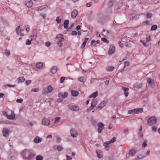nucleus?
<instances>
[{
  "label": "nucleus",
  "mask_w": 160,
  "mask_h": 160,
  "mask_svg": "<svg viewBox=\"0 0 160 160\" xmlns=\"http://www.w3.org/2000/svg\"><path fill=\"white\" fill-rule=\"evenodd\" d=\"M41 141V139L38 137H36L33 140V142L36 143H38Z\"/></svg>",
  "instance_id": "obj_19"
},
{
  "label": "nucleus",
  "mask_w": 160,
  "mask_h": 160,
  "mask_svg": "<svg viewBox=\"0 0 160 160\" xmlns=\"http://www.w3.org/2000/svg\"><path fill=\"white\" fill-rule=\"evenodd\" d=\"M45 45L48 47H49L51 45V43L49 42H47L45 43Z\"/></svg>",
  "instance_id": "obj_56"
},
{
  "label": "nucleus",
  "mask_w": 160,
  "mask_h": 160,
  "mask_svg": "<svg viewBox=\"0 0 160 160\" xmlns=\"http://www.w3.org/2000/svg\"><path fill=\"white\" fill-rule=\"evenodd\" d=\"M97 104V102L96 100L93 99L92 100L91 106H92L93 108H95Z\"/></svg>",
  "instance_id": "obj_28"
},
{
  "label": "nucleus",
  "mask_w": 160,
  "mask_h": 160,
  "mask_svg": "<svg viewBox=\"0 0 160 160\" xmlns=\"http://www.w3.org/2000/svg\"><path fill=\"white\" fill-rule=\"evenodd\" d=\"M78 13V12L77 10H74L71 13V18L73 19H75L77 16Z\"/></svg>",
  "instance_id": "obj_9"
},
{
  "label": "nucleus",
  "mask_w": 160,
  "mask_h": 160,
  "mask_svg": "<svg viewBox=\"0 0 160 160\" xmlns=\"http://www.w3.org/2000/svg\"><path fill=\"white\" fill-rule=\"evenodd\" d=\"M101 40L105 42H108V41L107 40V39L105 38H101Z\"/></svg>",
  "instance_id": "obj_49"
},
{
  "label": "nucleus",
  "mask_w": 160,
  "mask_h": 160,
  "mask_svg": "<svg viewBox=\"0 0 160 160\" xmlns=\"http://www.w3.org/2000/svg\"><path fill=\"white\" fill-rule=\"evenodd\" d=\"M62 41L59 40L57 43V44L60 47H62L63 46V44L62 42Z\"/></svg>",
  "instance_id": "obj_44"
},
{
  "label": "nucleus",
  "mask_w": 160,
  "mask_h": 160,
  "mask_svg": "<svg viewBox=\"0 0 160 160\" xmlns=\"http://www.w3.org/2000/svg\"><path fill=\"white\" fill-rule=\"evenodd\" d=\"M137 113V108L131 110V113Z\"/></svg>",
  "instance_id": "obj_47"
},
{
  "label": "nucleus",
  "mask_w": 160,
  "mask_h": 160,
  "mask_svg": "<svg viewBox=\"0 0 160 160\" xmlns=\"http://www.w3.org/2000/svg\"><path fill=\"white\" fill-rule=\"evenodd\" d=\"M147 140H145L143 143L142 144V147H145L147 146Z\"/></svg>",
  "instance_id": "obj_45"
},
{
  "label": "nucleus",
  "mask_w": 160,
  "mask_h": 160,
  "mask_svg": "<svg viewBox=\"0 0 160 160\" xmlns=\"http://www.w3.org/2000/svg\"><path fill=\"white\" fill-rule=\"evenodd\" d=\"M78 81H79L80 82H84V81H85V80L84 78V77H81L80 78H79L78 79Z\"/></svg>",
  "instance_id": "obj_35"
},
{
  "label": "nucleus",
  "mask_w": 160,
  "mask_h": 160,
  "mask_svg": "<svg viewBox=\"0 0 160 160\" xmlns=\"http://www.w3.org/2000/svg\"><path fill=\"white\" fill-rule=\"evenodd\" d=\"M6 116L7 118L10 120H13L15 117V115L14 112L12 111L11 112V114L10 115L7 114Z\"/></svg>",
  "instance_id": "obj_7"
},
{
  "label": "nucleus",
  "mask_w": 160,
  "mask_h": 160,
  "mask_svg": "<svg viewBox=\"0 0 160 160\" xmlns=\"http://www.w3.org/2000/svg\"><path fill=\"white\" fill-rule=\"evenodd\" d=\"M98 128H99L101 130H103L104 128V125L101 122H99L98 124Z\"/></svg>",
  "instance_id": "obj_24"
},
{
  "label": "nucleus",
  "mask_w": 160,
  "mask_h": 160,
  "mask_svg": "<svg viewBox=\"0 0 160 160\" xmlns=\"http://www.w3.org/2000/svg\"><path fill=\"white\" fill-rule=\"evenodd\" d=\"M115 49V46L114 45H110L109 50L108 51V54L109 55H111L114 53Z\"/></svg>",
  "instance_id": "obj_4"
},
{
  "label": "nucleus",
  "mask_w": 160,
  "mask_h": 160,
  "mask_svg": "<svg viewBox=\"0 0 160 160\" xmlns=\"http://www.w3.org/2000/svg\"><path fill=\"white\" fill-rule=\"evenodd\" d=\"M139 15H136L135 13H132V15H131V20L133 19H138L139 18Z\"/></svg>",
  "instance_id": "obj_20"
},
{
  "label": "nucleus",
  "mask_w": 160,
  "mask_h": 160,
  "mask_svg": "<svg viewBox=\"0 0 160 160\" xmlns=\"http://www.w3.org/2000/svg\"><path fill=\"white\" fill-rule=\"evenodd\" d=\"M39 91V89L38 88H32L31 89V91L32 92H38Z\"/></svg>",
  "instance_id": "obj_50"
},
{
  "label": "nucleus",
  "mask_w": 160,
  "mask_h": 160,
  "mask_svg": "<svg viewBox=\"0 0 160 160\" xmlns=\"http://www.w3.org/2000/svg\"><path fill=\"white\" fill-rule=\"evenodd\" d=\"M63 149L61 145H59L57 147V149L58 151L62 150Z\"/></svg>",
  "instance_id": "obj_38"
},
{
  "label": "nucleus",
  "mask_w": 160,
  "mask_h": 160,
  "mask_svg": "<svg viewBox=\"0 0 160 160\" xmlns=\"http://www.w3.org/2000/svg\"><path fill=\"white\" fill-rule=\"evenodd\" d=\"M9 131L6 128H4L2 131V133L4 137H7L9 135Z\"/></svg>",
  "instance_id": "obj_5"
},
{
  "label": "nucleus",
  "mask_w": 160,
  "mask_h": 160,
  "mask_svg": "<svg viewBox=\"0 0 160 160\" xmlns=\"http://www.w3.org/2000/svg\"><path fill=\"white\" fill-rule=\"evenodd\" d=\"M23 159L24 160H32L34 159L36 154L32 149H26L21 153Z\"/></svg>",
  "instance_id": "obj_1"
},
{
  "label": "nucleus",
  "mask_w": 160,
  "mask_h": 160,
  "mask_svg": "<svg viewBox=\"0 0 160 160\" xmlns=\"http://www.w3.org/2000/svg\"><path fill=\"white\" fill-rule=\"evenodd\" d=\"M32 41V39L31 40H30L29 39H27L26 41V45H30L31 43V41Z\"/></svg>",
  "instance_id": "obj_42"
},
{
  "label": "nucleus",
  "mask_w": 160,
  "mask_h": 160,
  "mask_svg": "<svg viewBox=\"0 0 160 160\" xmlns=\"http://www.w3.org/2000/svg\"><path fill=\"white\" fill-rule=\"evenodd\" d=\"M94 108H93L92 106L91 105V106L88 108L87 110V112H89L92 110Z\"/></svg>",
  "instance_id": "obj_39"
},
{
  "label": "nucleus",
  "mask_w": 160,
  "mask_h": 160,
  "mask_svg": "<svg viewBox=\"0 0 160 160\" xmlns=\"http://www.w3.org/2000/svg\"><path fill=\"white\" fill-rule=\"evenodd\" d=\"M136 152V149H132L131 150V155L132 156L134 155Z\"/></svg>",
  "instance_id": "obj_31"
},
{
  "label": "nucleus",
  "mask_w": 160,
  "mask_h": 160,
  "mask_svg": "<svg viewBox=\"0 0 160 160\" xmlns=\"http://www.w3.org/2000/svg\"><path fill=\"white\" fill-rule=\"evenodd\" d=\"M134 87L138 89H139L142 88V84L141 83H136L134 85Z\"/></svg>",
  "instance_id": "obj_30"
},
{
  "label": "nucleus",
  "mask_w": 160,
  "mask_h": 160,
  "mask_svg": "<svg viewBox=\"0 0 160 160\" xmlns=\"http://www.w3.org/2000/svg\"><path fill=\"white\" fill-rule=\"evenodd\" d=\"M157 129V128L155 127H153L152 128V131L156 132Z\"/></svg>",
  "instance_id": "obj_64"
},
{
  "label": "nucleus",
  "mask_w": 160,
  "mask_h": 160,
  "mask_svg": "<svg viewBox=\"0 0 160 160\" xmlns=\"http://www.w3.org/2000/svg\"><path fill=\"white\" fill-rule=\"evenodd\" d=\"M140 42H141V43H142V44H143V45L145 47H146L147 46V45H146V43L145 42V41H144L143 40H140Z\"/></svg>",
  "instance_id": "obj_58"
},
{
  "label": "nucleus",
  "mask_w": 160,
  "mask_h": 160,
  "mask_svg": "<svg viewBox=\"0 0 160 160\" xmlns=\"http://www.w3.org/2000/svg\"><path fill=\"white\" fill-rule=\"evenodd\" d=\"M100 43V41L99 40H97L96 41L94 40H92L91 42V45L93 46H97V44H99Z\"/></svg>",
  "instance_id": "obj_13"
},
{
  "label": "nucleus",
  "mask_w": 160,
  "mask_h": 160,
  "mask_svg": "<svg viewBox=\"0 0 160 160\" xmlns=\"http://www.w3.org/2000/svg\"><path fill=\"white\" fill-rule=\"evenodd\" d=\"M72 35H76L77 34V32L75 31H72L71 33Z\"/></svg>",
  "instance_id": "obj_63"
},
{
  "label": "nucleus",
  "mask_w": 160,
  "mask_h": 160,
  "mask_svg": "<svg viewBox=\"0 0 160 160\" xmlns=\"http://www.w3.org/2000/svg\"><path fill=\"white\" fill-rule=\"evenodd\" d=\"M61 138L60 137L57 138L56 139V142L58 143H59L61 141Z\"/></svg>",
  "instance_id": "obj_55"
},
{
  "label": "nucleus",
  "mask_w": 160,
  "mask_h": 160,
  "mask_svg": "<svg viewBox=\"0 0 160 160\" xmlns=\"http://www.w3.org/2000/svg\"><path fill=\"white\" fill-rule=\"evenodd\" d=\"M56 39L61 41H63L64 40L63 35L62 34H58L56 37Z\"/></svg>",
  "instance_id": "obj_12"
},
{
  "label": "nucleus",
  "mask_w": 160,
  "mask_h": 160,
  "mask_svg": "<svg viewBox=\"0 0 160 160\" xmlns=\"http://www.w3.org/2000/svg\"><path fill=\"white\" fill-rule=\"evenodd\" d=\"M56 21H57L58 23H60L61 21V19L59 18V17H57L56 19Z\"/></svg>",
  "instance_id": "obj_48"
},
{
  "label": "nucleus",
  "mask_w": 160,
  "mask_h": 160,
  "mask_svg": "<svg viewBox=\"0 0 160 160\" xmlns=\"http://www.w3.org/2000/svg\"><path fill=\"white\" fill-rule=\"evenodd\" d=\"M114 2V0H110L108 3V5L110 7H112L113 5V2Z\"/></svg>",
  "instance_id": "obj_41"
},
{
  "label": "nucleus",
  "mask_w": 160,
  "mask_h": 160,
  "mask_svg": "<svg viewBox=\"0 0 160 160\" xmlns=\"http://www.w3.org/2000/svg\"><path fill=\"white\" fill-rule=\"evenodd\" d=\"M65 79V78L63 77H62L60 79V83H62L63 82Z\"/></svg>",
  "instance_id": "obj_46"
},
{
  "label": "nucleus",
  "mask_w": 160,
  "mask_h": 160,
  "mask_svg": "<svg viewBox=\"0 0 160 160\" xmlns=\"http://www.w3.org/2000/svg\"><path fill=\"white\" fill-rule=\"evenodd\" d=\"M47 90L48 92H51L53 91V88L51 86H49L47 88Z\"/></svg>",
  "instance_id": "obj_32"
},
{
  "label": "nucleus",
  "mask_w": 160,
  "mask_h": 160,
  "mask_svg": "<svg viewBox=\"0 0 160 160\" xmlns=\"http://www.w3.org/2000/svg\"><path fill=\"white\" fill-rule=\"evenodd\" d=\"M118 43L119 46L120 47L122 48L123 47V44L120 41H119L118 42Z\"/></svg>",
  "instance_id": "obj_61"
},
{
  "label": "nucleus",
  "mask_w": 160,
  "mask_h": 160,
  "mask_svg": "<svg viewBox=\"0 0 160 160\" xmlns=\"http://www.w3.org/2000/svg\"><path fill=\"white\" fill-rule=\"evenodd\" d=\"M122 89L124 91V93L125 96L126 97H127L128 95V91L129 90V89L128 88L123 87L122 88Z\"/></svg>",
  "instance_id": "obj_14"
},
{
  "label": "nucleus",
  "mask_w": 160,
  "mask_h": 160,
  "mask_svg": "<svg viewBox=\"0 0 160 160\" xmlns=\"http://www.w3.org/2000/svg\"><path fill=\"white\" fill-rule=\"evenodd\" d=\"M157 28V26L156 25H152L151 28V31H154L156 30Z\"/></svg>",
  "instance_id": "obj_36"
},
{
  "label": "nucleus",
  "mask_w": 160,
  "mask_h": 160,
  "mask_svg": "<svg viewBox=\"0 0 160 160\" xmlns=\"http://www.w3.org/2000/svg\"><path fill=\"white\" fill-rule=\"evenodd\" d=\"M111 143V142H110V141H108V142H104L103 143V146L106 145V146H108V145H109V144H110Z\"/></svg>",
  "instance_id": "obj_54"
},
{
  "label": "nucleus",
  "mask_w": 160,
  "mask_h": 160,
  "mask_svg": "<svg viewBox=\"0 0 160 160\" xmlns=\"http://www.w3.org/2000/svg\"><path fill=\"white\" fill-rule=\"evenodd\" d=\"M92 5V2H89L88 3H87L86 6L88 7H90Z\"/></svg>",
  "instance_id": "obj_59"
},
{
  "label": "nucleus",
  "mask_w": 160,
  "mask_h": 160,
  "mask_svg": "<svg viewBox=\"0 0 160 160\" xmlns=\"http://www.w3.org/2000/svg\"><path fill=\"white\" fill-rule=\"evenodd\" d=\"M71 92L72 95L74 97H76L78 96L79 94V92L78 91L72 89L71 90Z\"/></svg>",
  "instance_id": "obj_15"
},
{
  "label": "nucleus",
  "mask_w": 160,
  "mask_h": 160,
  "mask_svg": "<svg viewBox=\"0 0 160 160\" xmlns=\"http://www.w3.org/2000/svg\"><path fill=\"white\" fill-rule=\"evenodd\" d=\"M67 157V160H71L72 159V158L69 156H68L67 155H66Z\"/></svg>",
  "instance_id": "obj_62"
},
{
  "label": "nucleus",
  "mask_w": 160,
  "mask_h": 160,
  "mask_svg": "<svg viewBox=\"0 0 160 160\" xmlns=\"http://www.w3.org/2000/svg\"><path fill=\"white\" fill-rule=\"evenodd\" d=\"M114 69V67L113 66H108L106 67V70L108 72H112L113 71Z\"/></svg>",
  "instance_id": "obj_27"
},
{
  "label": "nucleus",
  "mask_w": 160,
  "mask_h": 160,
  "mask_svg": "<svg viewBox=\"0 0 160 160\" xmlns=\"http://www.w3.org/2000/svg\"><path fill=\"white\" fill-rule=\"evenodd\" d=\"M116 138L115 137H113L110 141L111 143L114 142L116 140Z\"/></svg>",
  "instance_id": "obj_51"
},
{
  "label": "nucleus",
  "mask_w": 160,
  "mask_h": 160,
  "mask_svg": "<svg viewBox=\"0 0 160 160\" xmlns=\"http://www.w3.org/2000/svg\"><path fill=\"white\" fill-rule=\"evenodd\" d=\"M69 23V21L68 20H65L64 22L63 26L64 28L67 29L68 28V24Z\"/></svg>",
  "instance_id": "obj_23"
},
{
  "label": "nucleus",
  "mask_w": 160,
  "mask_h": 160,
  "mask_svg": "<svg viewBox=\"0 0 160 160\" xmlns=\"http://www.w3.org/2000/svg\"><path fill=\"white\" fill-rule=\"evenodd\" d=\"M42 124L45 126H48L50 124L49 120L45 117H44L42 121Z\"/></svg>",
  "instance_id": "obj_3"
},
{
  "label": "nucleus",
  "mask_w": 160,
  "mask_h": 160,
  "mask_svg": "<svg viewBox=\"0 0 160 160\" xmlns=\"http://www.w3.org/2000/svg\"><path fill=\"white\" fill-rule=\"evenodd\" d=\"M96 152L97 154V157L98 158H101L103 157L102 152L100 150H97Z\"/></svg>",
  "instance_id": "obj_11"
},
{
  "label": "nucleus",
  "mask_w": 160,
  "mask_h": 160,
  "mask_svg": "<svg viewBox=\"0 0 160 160\" xmlns=\"http://www.w3.org/2000/svg\"><path fill=\"white\" fill-rule=\"evenodd\" d=\"M25 80V78L23 77H20L18 78L17 80V82L19 83L20 82H22Z\"/></svg>",
  "instance_id": "obj_17"
},
{
  "label": "nucleus",
  "mask_w": 160,
  "mask_h": 160,
  "mask_svg": "<svg viewBox=\"0 0 160 160\" xmlns=\"http://www.w3.org/2000/svg\"><path fill=\"white\" fill-rule=\"evenodd\" d=\"M23 101V100L22 99H18L16 100V102L18 103H22Z\"/></svg>",
  "instance_id": "obj_57"
},
{
  "label": "nucleus",
  "mask_w": 160,
  "mask_h": 160,
  "mask_svg": "<svg viewBox=\"0 0 160 160\" xmlns=\"http://www.w3.org/2000/svg\"><path fill=\"white\" fill-rule=\"evenodd\" d=\"M6 86H7V87H12L14 88V87H16V85H12L9 84H6V85L5 86V87Z\"/></svg>",
  "instance_id": "obj_53"
},
{
  "label": "nucleus",
  "mask_w": 160,
  "mask_h": 160,
  "mask_svg": "<svg viewBox=\"0 0 160 160\" xmlns=\"http://www.w3.org/2000/svg\"><path fill=\"white\" fill-rule=\"evenodd\" d=\"M107 101H103L100 103L97 106V108L98 109H102L106 104Z\"/></svg>",
  "instance_id": "obj_6"
},
{
  "label": "nucleus",
  "mask_w": 160,
  "mask_h": 160,
  "mask_svg": "<svg viewBox=\"0 0 160 160\" xmlns=\"http://www.w3.org/2000/svg\"><path fill=\"white\" fill-rule=\"evenodd\" d=\"M74 25V23H72V24L71 25V26L69 27V28H68L67 31H71V30L72 29V28L73 27Z\"/></svg>",
  "instance_id": "obj_40"
},
{
  "label": "nucleus",
  "mask_w": 160,
  "mask_h": 160,
  "mask_svg": "<svg viewBox=\"0 0 160 160\" xmlns=\"http://www.w3.org/2000/svg\"><path fill=\"white\" fill-rule=\"evenodd\" d=\"M36 160H43V157L41 155H38L36 158Z\"/></svg>",
  "instance_id": "obj_33"
},
{
  "label": "nucleus",
  "mask_w": 160,
  "mask_h": 160,
  "mask_svg": "<svg viewBox=\"0 0 160 160\" xmlns=\"http://www.w3.org/2000/svg\"><path fill=\"white\" fill-rule=\"evenodd\" d=\"M24 29L22 30L20 26H18L16 29V32L17 34H19L22 31H24Z\"/></svg>",
  "instance_id": "obj_21"
},
{
  "label": "nucleus",
  "mask_w": 160,
  "mask_h": 160,
  "mask_svg": "<svg viewBox=\"0 0 160 160\" xmlns=\"http://www.w3.org/2000/svg\"><path fill=\"white\" fill-rule=\"evenodd\" d=\"M98 91H96V92H94L93 93L91 94L90 95H89V98H95L98 96Z\"/></svg>",
  "instance_id": "obj_16"
},
{
  "label": "nucleus",
  "mask_w": 160,
  "mask_h": 160,
  "mask_svg": "<svg viewBox=\"0 0 160 160\" xmlns=\"http://www.w3.org/2000/svg\"><path fill=\"white\" fill-rule=\"evenodd\" d=\"M36 67L38 69L41 68L43 66V63L41 62H38L36 64Z\"/></svg>",
  "instance_id": "obj_22"
},
{
  "label": "nucleus",
  "mask_w": 160,
  "mask_h": 160,
  "mask_svg": "<svg viewBox=\"0 0 160 160\" xmlns=\"http://www.w3.org/2000/svg\"><path fill=\"white\" fill-rule=\"evenodd\" d=\"M25 3L26 6L28 8H31L33 5L32 0H27Z\"/></svg>",
  "instance_id": "obj_10"
},
{
  "label": "nucleus",
  "mask_w": 160,
  "mask_h": 160,
  "mask_svg": "<svg viewBox=\"0 0 160 160\" xmlns=\"http://www.w3.org/2000/svg\"><path fill=\"white\" fill-rule=\"evenodd\" d=\"M88 40V38H85L84 41L82 43V44L81 45V48H83L85 47L86 42H87V41Z\"/></svg>",
  "instance_id": "obj_25"
},
{
  "label": "nucleus",
  "mask_w": 160,
  "mask_h": 160,
  "mask_svg": "<svg viewBox=\"0 0 160 160\" xmlns=\"http://www.w3.org/2000/svg\"><path fill=\"white\" fill-rule=\"evenodd\" d=\"M4 54L7 56H9L10 55V52L9 50L6 49L4 52Z\"/></svg>",
  "instance_id": "obj_29"
},
{
  "label": "nucleus",
  "mask_w": 160,
  "mask_h": 160,
  "mask_svg": "<svg viewBox=\"0 0 160 160\" xmlns=\"http://www.w3.org/2000/svg\"><path fill=\"white\" fill-rule=\"evenodd\" d=\"M70 132L71 136L73 138H76L78 136V134L77 131L73 128L71 129Z\"/></svg>",
  "instance_id": "obj_8"
},
{
  "label": "nucleus",
  "mask_w": 160,
  "mask_h": 160,
  "mask_svg": "<svg viewBox=\"0 0 160 160\" xmlns=\"http://www.w3.org/2000/svg\"><path fill=\"white\" fill-rule=\"evenodd\" d=\"M152 15L150 13L148 12L146 14V17L148 18H152Z\"/></svg>",
  "instance_id": "obj_37"
},
{
  "label": "nucleus",
  "mask_w": 160,
  "mask_h": 160,
  "mask_svg": "<svg viewBox=\"0 0 160 160\" xmlns=\"http://www.w3.org/2000/svg\"><path fill=\"white\" fill-rule=\"evenodd\" d=\"M68 96V93L67 92H64V94H63V98H64Z\"/></svg>",
  "instance_id": "obj_52"
},
{
  "label": "nucleus",
  "mask_w": 160,
  "mask_h": 160,
  "mask_svg": "<svg viewBox=\"0 0 160 160\" xmlns=\"http://www.w3.org/2000/svg\"><path fill=\"white\" fill-rule=\"evenodd\" d=\"M157 122V119L155 116H152L148 120L147 124L150 126H152L155 124Z\"/></svg>",
  "instance_id": "obj_2"
},
{
  "label": "nucleus",
  "mask_w": 160,
  "mask_h": 160,
  "mask_svg": "<svg viewBox=\"0 0 160 160\" xmlns=\"http://www.w3.org/2000/svg\"><path fill=\"white\" fill-rule=\"evenodd\" d=\"M61 119L60 117H56L55 118V120L54 121V123H57L59 122L58 121L60 120Z\"/></svg>",
  "instance_id": "obj_34"
},
{
  "label": "nucleus",
  "mask_w": 160,
  "mask_h": 160,
  "mask_svg": "<svg viewBox=\"0 0 160 160\" xmlns=\"http://www.w3.org/2000/svg\"><path fill=\"white\" fill-rule=\"evenodd\" d=\"M137 113H141L143 111V109L142 108H137Z\"/></svg>",
  "instance_id": "obj_43"
},
{
  "label": "nucleus",
  "mask_w": 160,
  "mask_h": 160,
  "mask_svg": "<svg viewBox=\"0 0 160 160\" xmlns=\"http://www.w3.org/2000/svg\"><path fill=\"white\" fill-rule=\"evenodd\" d=\"M47 93V89L46 88H45L43 90H42V94H45Z\"/></svg>",
  "instance_id": "obj_60"
},
{
  "label": "nucleus",
  "mask_w": 160,
  "mask_h": 160,
  "mask_svg": "<svg viewBox=\"0 0 160 160\" xmlns=\"http://www.w3.org/2000/svg\"><path fill=\"white\" fill-rule=\"evenodd\" d=\"M57 67L56 66H53L52 67V68H51V72L54 74L55 73H56L57 72Z\"/></svg>",
  "instance_id": "obj_26"
},
{
  "label": "nucleus",
  "mask_w": 160,
  "mask_h": 160,
  "mask_svg": "<svg viewBox=\"0 0 160 160\" xmlns=\"http://www.w3.org/2000/svg\"><path fill=\"white\" fill-rule=\"evenodd\" d=\"M71 110L75 111H78L79 109V108L78 106H74L72 107H70V108Z\"/></svg>",
  "instance_id": "obj_18"
}]
</instances>
